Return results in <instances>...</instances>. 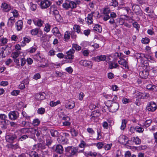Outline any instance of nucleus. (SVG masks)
I'll return each instance as SVG.
<instances>
[{"mask_svg": "<svg viewBox=\"0 0 157 157\" xmlns=\"http://www.w3.org/2000/svg\"><path fill=\"white\" fill-rule=\"evenodd\" d=\"M149 75V72L147 69L144 70L139 73V75L140 77L146 79L148 76Z\"/></svg>", "mask_w": 157, "mask_h": 157, "instance_id": "2eb2a0df", "label": "nucleus"}, {"mask_svg": "<svg viewBox=\"0 0 157 157\" xmlns=\"http://www.w3.org/2000/svg\"><path fill=\"white\" fill-rule=\"evenodd\" d=\"M20 53L18 52H15L12 53V56L13 58H16L19 55Z\"/></svg>", "mask_w": 157, "mask_h": 157, "instance_id": "3c124183", "label": "nucleus"}, {"mask_svg": "<svg viewBox=\"0 0 157 157\" xmlns=\"http://www.w3.org/2000/svg\"><path fill=\"white\" fill-rule=\"evenodd\" d=\"M50 132L51 135L53 137H57L59 135L57 131L54 129H51Z\"/></svg>", "mask_w": 157, "mask_h": 157, "instance_id": "f704fd0d", "label": "nucleus"}, {"mask_svg": "<svg viewBox=\"0 0 157 157\" xmlns=\"http://www.w3.org/2000/svg\"><path fill=\"white\" fill-rule=\"evenodd\" d=\"M7 116L5 114H0V121L7 120L6 119Z\"/></svg>", "mask_w": 157, "mask_h": 157, "instance_id": "09e8293b", "label": "nucleus"}, {"mask_svg": "<svg viewBox=\"0 0 157 157\" xmlns=\"http://www.w3.org/2000/svg\"><path fill=\"white\" fill-rule=\"evenodd\" d=\"M100 115L101 113L99 110L93 111L90 116L91 121H95V119L100 116Z\"/></svg>", "mask_w": 157, "mask_h": 157, "instance_id": "9d476101", "label": "nucleus"}, {"mask_svg": "<svg viewBox=\"0 0 157 157\" xmlns=\"http://www.w3.org/2000/svg\"><path fill=\"white\" fill-rule=\"evenodd\" d=\"M60 103L59 101H57L56 102L53 101H51L50 103V105L52 107H54L56 106Z\"/></svg>", "mask_w": 157, "mask_h": 157, "instance_id": "a19ab883", "label": "nucleus"}, {"mask_svg": "<svg viewBox=\"0 0 157 157\" xmlns=\"http://www.w3.org/2000/svg\"><path fill=\"white\" fill-rule=\"evenodd\" d=\"M144 130V128L142 127L139 126L136 127V131L137 132L139 133L142 132Z\"/></svg>", "mask_w": 157, "mask_h": 157, "instance_id": "5fc2aeb1", "label": "nucleus"}, {"mask_svg": "<svg viewBox=\"0 0 157 157\" xmlns=\"http://www.w3.org/2000/svg\"><path fill=\"white\" fill-rule=\"evenodd\" d=\"M63 148L61 145H58L56 147L55 151L56 152L59 154L63 153Z\"/></svg>", "mask_w": 157, "mask_h": 157, "instance_id": "b1692460", "label": "nucleus"}, {"mask_svg": "<svg viewBox=\"0 0 157 157\" xmlns=\"http://www.w3.org/2000/svg\"><path fill=\"white\" fill-rule=\"evenodd\" d=\"M126 121L125 120H123L122 121V124L121 127V130H124L126 126Z\"/></svg>", "mask_w": 157, "mask_h": 157, "instance_id": "37998d69", "label": "nucleus"}, {"mask_svg": "<svg viewBox=\"0 0 157 157\" xmlns=\"http://www.w3.org/2000/svg\"><path fill=\"white\" fill-rule=\"evenodd\" d=\"M97 133L98 136L97 140H99L101 138V131L100 129L97 130Z\"/></svg>", "mask_w": 157, "mask_h": 157, "instance_id": "8fccbe9b", "label": "nucleus"}, {"mask_svg": "<svg viewBox=\"0 0 157 157\" xmlns=\"http://www.w3.org/2000/svg\"><path fill=\"white\" fill-rule=\"evenodd\" d=\"M87 131L91 135H93L95 133L94 131L91 128H88L87 129Z\"/></svg>", "mask_w": 157, "mask_h": 157, "instance_id": "774afa93", "label": "nucleus"}, {"mask_svg": "<svg viewBox=\"0 0 157 157\" xmlns=\"http://www.w3.org/2000/svg\"><path fill=\"white\" fill-rule=\"evenodd\" d=\"M80 3L79 1H76L75 2L69 0H66L63 4V7L66 10H68L69 8L73 9L76 7L77 5Z\"/></svg>", "mask_w": 157, "mask_h": 157, "instance_id": "f257e3e1", "label": "nucleus"}, {"mask_svg": "<svg viewBox=\"0 0 157 157\" xmlns=\"http://www.w3.org/2000/svg\"><path fill=\"white\" fill-rule=\"evenodd\" d=\"M33 20L35 25L39 27L42 26L44 23V21L38 18H34Z\"/></svg>", "mask_w": 157, "mask_h": 157, "instance_id": "ddd939ff", "label": "nucleus"}, {"mask_svg": "<svg viewBox=\"0 0 157 157\" xmlns=\"http://www.w3.org/2000/svg\"><path fill=\"white\" fill-rule=\"evenodd\" d=\"M22 126H29L30 125V123L29 122H26L25 121H22L21 123Z\"/></svg>", "mask_w": 157, "mask_h": 157, "instance_id": "69168bd1", "label": "nucleus"}, {"mask_svg": "<svg viewBox=\"0 0 157 157\" xmlns=\"http://www.w3.org/2000/svg\"><path fill=\"white\" fill-rule=\"evenodd\" d=\"M75 51V50L73 48L70 49L67 52L65 58L68 59H73L74 57V54Z\"/></svg>", "mask_w": 157, "mask_h": 157, "instance_id": "0eeeda50", "label": "nucleus"}, {"mask_svg": "<svg viewBox=\"0 0 157 157\" xmlns=\"http://www.w3.org/2000/svg\"><path fill=\"white\" fill-rule=\"evenodd\" d=\"M78 146L80 148H85L86 147L89 146V145L83 140L81 141L80 144Z\"/></svg>", "mask_w": 157, "mask_h": 157, "instance_id": "473e14b6", "label": "nucleus"}, {"mask_svg": "<svg viewBox=\"0 0 157 157\" xmlns=\"http://www.w3.org/2000/svg\"><path fill=\"white\" fill-rule=\"evenodd\" d=\"M34 58L36 60L40 61L42 60L43 58L41 57L39 54H37L34 56Z\"/></svg>", "mask_w": 157, "mask_h": 157, "instance_id": "603ef678", "label": "nucleus"}, {"mask_svg": "<svg viewBox=\"0 0 157 157\" xmlns=\"http://www.w3.org/2000/svg\"><path fill=\"white\" fill-rule=\"evenodd\" d=\"M20 131L22 134L28 133V128H22L20 130Z\"/></svg>", "mask_w": 157, "mask_h": 157, "instance_id": "4d7b16f0", "label": "nucleus"}, {"mask_svg": "<svg viewBox=\"0 0 157 157\" xmlns=\"http://www.w3.org/2000/svg\"><path fill=\"white\" fill-rule=\"evenodd\" d=\"M75 106V104L74 101H71L68 102L65 105V107L66 109H73Z\"/></svg>", "mask_w": 157, "mask_h": 157, "instance_id": "6ab92c4d", "label": "nucleus"}, {"mask_svg": "<svg viewBox=\"0 0 157 157\" xmlns=\"http://www.w3.org/2000/svg\"><path fill=\"white\" fill-rule=\"evenodd\" d=\"M40 123V121L38 119L34 120L32 123L33 124L34 126H37Z\"/></svg>", "mask_w": 157, "mask_h": 157, "instance_id": "864d4df0", "label": "nucleus"}, {"mask_svg": "<svg viewBox=\"0 0 157 157\" xmlns=\"http://www.w3.org/2000/svg\"><path fill=\"white\" fill-rule=\"evenodd\" d=\"M65 70L69 74L72 73L73 71V69L71 67H69L66 68Z\"/></svg>", "mask_w": 157, "mask_h": 157, "instance_id": "0e129e2a", "label": "nucleus"}, {"mask_svg": "<svg viewBox=\"0 0 157 157\" xmlns=\"http://www.w3.org/2000/svg\"><path fill=\"white\" fill-rule=\"evenodd\" d=\"M35 129H35L34 128H28V133L32 135H33L36 132Z\"/></svg>", "mask_w": 157, "mask_h": 157, "instance_id": "13d9d810", "label": "nucleus"}, {"mask_svg": "<svg viewBox=\"0 0 157 157\" xmlns=\"http://www.w3.org/2000/svg\"><path fill=\"white\" fill-rule=\"evenodd\" d=\"M18 117L19 113L17 111H11L9 114V119L12 120H14L17 119Z\"/></svg>", "mask_w": 157, "mask_h": 157, "instance_id": "1a4fd4ad", "label": "nucleus"}, {"mask_svg": "<svg viewBox=\"0 0 157 157\" xmlns=\"http://www.w3.org/2000/svg\"><path fill=\"white\" fill-rule=\"evenodd\" d=\"M50 13H53L57 20H59L61 19V16L59 14L58 11L53 6H52L50 7Z\"/></svg>", "mask_w": 157, "mask_h": 157, "instance_id": "7ed1b4c3", "label": "nucleus"}, {"mask_svg": "<svg viewBox=\"0 0 157 157\" xmlns=\"http://www.w3.org/2000/svg\"><path fill=\"white\" fill-rule=\"evenodd\" d=\"M72 48H74L76 50L78 51H79L81 49V47L76 44H73Z\"/></svg>", "mask_w": 157, "mask_h": 157, "instance_id": "a18cd8bd", "label": "nucleus"}, {"mask_svg": "<svg viewBox=\"0 0 157 157\" xmlns=\"http://www.w3.org/2000/svg\"><path fill=\"white\" fill-rule=\"evenodd\" d=\"M40 5L41 8L45 9L50 5V3L48 0L43 1L41 2Z\"/></svg>", "mask_w": 157, "mask_h": 157, "instance_id": "dca6fc26", "label": "nucleus"}, {"mask_svg": "<svg viewBox=\"0 0 157 157\" xmlns=\"http://www.w3.org/2000/svg\"><path fill=\"white\" fill-rule=\"evenodd\" d=\"M119 104L117 102H113L110 108H109V112L114 113L116 112L119 109Z\"/></svg>", "mask_w": 157, "mask_h": 157, "instance_id": "20e7f679", "label": "nucleus"}, {"mask_svg": "<svg viewBox=\"0 0 157 157\" xmlns=\"http://www.w3.org/2000/svg\"><path fill=\"white\" fill-rule=\"evenodd\" d=\"M119 66L117 63L111 62L109 63V68L110 69L115 68Z\"/></svg>", "mask_w": 157, "mask_h": 157, "instance_id": "72a5a7b5", "label": "nucleus"}, {"mask_svg": "<svg viewBox=\"0 0 157 157\" xmlns=\"http://www.w3.org/2000/svg\"><path fill=\"white\" fill-rule=\"evenodd\" d=\"M156 104L154 101L150 102L147 105L146 109L148 111L154 112L157 109Z\"/></svg>", "mask_w": 157, "mask_h": 157, "instance_id": "f03ea898", "label": "nucleus"}, {"mask_svg": "<svg viewBox=\"0 0 157 157\" xmlns=\"http://www.w3.org/2000/svg\"><path fill=\"white\" fill-rule=\"evenodd\" d=\"M131 140L136 144H139L141 142V140L138 137H132L131 139Z\"/></svg>", "mask_w": 157, "mask_h": 157, "instance_id": "cd10ccee", "label": "nucleus"}, {"mask_svg": "<svg viewBox=\"0 0 157 157\" xmlns=\"http://www.w3.org/2000/svg\"><path fill=\"white\" fill-rule=\"evenodd\" d=\"M142 42L143 43L147 44L149 43V40L147 38H143L142 40Z\"/></svg>", "mask_w": 157, "mask_h": 157, "instance_id": "338daca9", "label": "nucleus"}, {"mask_svg": "<svg viewBox=\"0 0 157 157\" xmlns=\"http://www.w3.org/2000/svg\"><path fill=\"white\" fill-rule=\"evenodd\" d=\"M66 150L71 155H75L77 153L78 149L74 147H67Z\"/></svg>", "mask_w": 157, "mask_h": 157, "instance_id": "39448f33", "label": "nucleus"}, {"mask_svg": "<svg viewBox=\"0 0 157 157\" xmlns=\"http://www.w3.org/2000/svg\"><path fill=\"white\" fill-rule=\"evenodd\" d=\"M132 9L136 13H138L140 10V8L137 5L134 4L132 6Z\"/></svg>", "mask_w": 157, "mask_h": 157, "instance_id": "c85d7f7f", "label": "nucleus"}, {"mask_svg": "<svg viewBox=\"0 0 157 157\" xmlns=\"http://www.w3.org/2000/svg\"><path fill=\"white\" fill-rule=\"evenodd\" d=\"M81 152H83L84 153V154L86 155H89L92 157H96L97 155V153L95 152H92L91 151H90L88 152L87 153H86V152H84L83 150H82Z\"/></svg>", "mask_w": 157, "mask_h": 157, "instance_id": "7c9ffc66", "label": "nucleus"}, {"mask_svg": "<svg viewBox=\"0 0 157 157\" xmlns=\"http://www.w3.org/2000/svg\"><path fill=\"white\" fill-rule=\"evenodd\" d=\"M1 7L3 10L5 12H8L12 9V7L5 3H2L1 6Z\"/></svg>", "mask_w": 157, "mask_h": 157, "instance_id": "4468645a", "label": "nucleus"}, {"mask_svg": "<svg viewBox=\"0 0 157 157\" xmlns=\"http://www.w3.org/2000/svg\"><path fill=\"white\" fill-rule=\"evenodd\" d=\"M119 59L120 60L118 62V63L122 65L127 69H129V67L128 66V62L126 60L121 57H120Z\"/></svg>", "mask_w": 157, "mask_h": 157, "instance_id": "f8f14e48", "label": "nucleus"}, {"mask_svg": "<svg viewBox=\"0 0 157 157\" xmlns=\"http://www.w3.org/2000/svg\"><path fill=\"white\" fill-rule=\"evenodd\" d=\"M45 109L44 108H40L38 109L37 110V113L40 114H42L44 113Z\"/></svg>", "mask_w": 157, "mask_h": 157, "instance_id": "de8ad7c7", "label": "nucleus"}, {"mask_svg": "<svg viewBox=\"0 0 157 157\" xmlns=\"http://www.w3.org/2000/svg\"><path fill=\"white\" fill-rule=\"evenodd\" d=\"M52 32L53 34L57 37L59 38H60L61 37V35L57 27H55L54 28L52 29Z\"/></svg>", "mask_w": 157, "mask_h": 157, "instance_id": "f3484780", "label": "nucleus"}, {"mask_svg": "<svg viewBox=\"0 0 157 157\" xmlns=\"http://www.w3.org/2000/svg\"><path fill=\"white\" fill-rule=\"evenodd\" d=\"M15 22V19L13 17H10L9 18L7 25L9 27H12Z\"/></svg>", "mask_w": 157, "mask_h": 157, "instance_id": "bb28decb", "label": "nucleus"}, {"mask_svg": "<svg viewBox=\"0 0 157 157\" xmlns=\"http://www.w3.org/2000/svg\"><path fill=\"white\" fill-rule=\"evenodd\" d=\"M94 13L92 12L90 14H89L88 15L87 17L85 19H87V21L88 23L90 24H91L93 23V15Z\"/></svg>", "mask_w": 157, "mask_h": 157, "instance_id": "aec40b11", "label": "nucleus"}, {"mask_svg": "<svg viewBox=\"0 0 157 157\" xmlns=\"http://www.w3.org/2000/svg\"><path fill=\"white\" fill-rule=\"evenodd\" d=\"M17 29L18 31H20L22 29L23 27V23L22 20H19L16 23Z\"/></svg>", "mask_w": 157, "mask_h": 157, "instance_id": "5701e85b", "label": "nucleus"}, {"mask_svg": "<svg viewBox=\"0 0 157 157\" xmlns=\"http://www.w3.org/2000/svg\"><path fill=\"white\" fill-rule=\"evenodd\" d=\"M152 121L151 120L149 119L146 120L144 122L143 127H147L149 126L152 123Z\"/></svg>", "mask_w": 157, "mask_h": 157, "instance_id": "e433bc0d", "label": "nucleus"}, {"mask_svg": "<svg viewBox=\"0 0 157 157\" xmlns=\"http://www.w3.org/2000/svg\"><path fill=\"white\" fill-rule=\"evenodd\" d=\"M73 29L75 32L79 33L80 32V26L77 25H75L73 27Z\"/></svg>", "mask_w": 157, "mask_h": 157, "instance_id": "ea45409f", "label": "nucleus"}, {"mask_svg": "<svg viewBox=\"0 0 157 157\" xmlns=\"http://www.w3.org/2000/svg\"><path fill=\"white\" fill-rule=\"evenodd\" d=\"M112 145V144H108L105 145L104 147L105 150H108L111 148Z\"/></svg>", "mask_w": 157, "mask_h": 157, "instance_id": "052dcab7", "label": "nucleus"}, {"mask_svg": "<svg viewBox=\"0 0 157 157\" xmlns=\"http://www.w3.org/2000/svg\"><path fill=\"white\" fill-rule=\"evenodd\" d=\"M112 101L111 100H108L105 102V105L109 109L110 108L112 104Z\"/></svg>", "mask_w": 157, "mask_h": 157, "instance_id": "680f3d73", "label": "nucleus"}, {"mask_svg": "<svg viewBox=\"0 0 157 157\" xmlns=\"http://www.w3.org/2000/svg\"><path fill=\"white\" fill-rule=\"evenodd\" d=\"M2 45H4L7 42L8 40L6 38H3L0 39Z\"/></svg>", "mask_w": 157, "mask_h": 157, "instance_id": "e2e57ef3", "label": "nucleus"}, {"mask_svg": "<svg viewBox=\"0 0 157 157\" xmlns=\"http://www.w3.org/2000/svg\"><path fill=\"white\" fill-rule=\"evenodd\" d=\"M138 96L141 99H147L149 97V94L147 93H139Z\"/></svg>", "mask_w": 157, "mask_h": 157, "instance_id": "393cba45", "label": "nucleus"}, {"mask_svg": "<svg viewBox=\"0 0 157 157\" xmlns=\"http://www.w3.org/2000/svg\"><path fill=\"white\" fill-rule=\"evenodd\" d=\"M29 155L30 157H38V153L35 151H32Z\"/></svg>", "mask_w": 157, "mask_h": 157, "instance_id": "6e6d98bb", "label": "nucleus"}, {"mask_svg": "<svg viewBox=\"0 0 157 157\" xmlns=\"http://www.w3.org/2000/svg\"><path fill=\"white\" fill-rule=\"evenodd\" d=\"M17 136L15 134L6 135L5 138L6 142L10 143H13L17 138Z\"/></svg>", "mask_w": 157, "mask_h": 157, "instance_id": "6e6552de", "label": "nucleus"}, {"mask_svg": "<svg viewBox=\"0 0 157 157\" xmlns=\"http://www.w3.org/2000/svg\"><path fill=\"white\" fill-rule=\"evenodd\" d=\"M40 29L36 28L31 30V33L33 35H36L37 34Z\"/></svg>", "mask_w": 157, "mask_h": 157, "instance_id": "58836bf2", "label": "nucleus"}, {"mask_svg": "<svg viewBox=\"0 0 157 157\" xmlns=\"http://www.w3.org/2000/svg\"><path fill=\"white\" fill-rule=\"evenodd\" d=\"M94 30L98 33H101L102 31V28L100 25L96 24L95 25L94 28Z\"/></svg>", "mask_w": 157, "mask_h": 157, "instance_id": "c756f323", "label": "nucleus"}, {"mask_svg": "<svg viewBox=\"0 0 157 157\" xmlns=\"http://www.w3.org/2000/svg\"><path fill=\"white\" fill-rule=\"evenodd\" d=\"M70 132L73 136H76L78 135V132L73 128L71 129Z\"/></svg>", "mask_w": 157, "mask_h": 157, "instance_id": "79ce46f5", "label": "nucleus"}, {"mask_svg": "<svg viewBox=\"0 0 157 157\" xmlns=\"http://www.w3.org/2000/svg\"><path fill=\"white\" fill-rule=\"evenodd\" d=\"M71 36V34L68 31H66L64 34V39L66 41H67L70 38Z\"/></svg>", "mask_w": 157, "mask_h": 157, "instance_id": "4c0bfd02", "label": "nucleus"}, {"mask_svg": "<svg viewBox=\"0 0 157 157\" xmlns=\"http://www.w3.org/2000/svg\"><path fill=\"white\" fill-rule=\"evenodd\" d=\"M135 56L137 59H142L144 58H146L145 55L143 53H136L135 54Z\"/></svg>", "mask_w": 157, "mask_h": 157, "instance_id": "2f4dec72", "label": "nucleus"}, {"mask_svg": "<svg viewBox=\"0 0 157 157\" xmlns=\"http://www.w3.org/2000/svg\"><path fill=\"white\" fill-rule=\"evenodd\" d=\"M8 120L3 121H0V125L2 129H5L7 128V125L9 124Z\"/></svg>", "mask_w": 157, "mask_h": 157, "instance_id": "412c9836", "label": "nucleus"}, {"mask_svg": "<svg viewBox=\"0 0 157 157\" xmlns=\"http://www.w3.org/2000/svg\"><path fill=\"white\" fill-rule=\"evenodd\" d=\"M51 26L48 24H46L45 27L44 28V30L46 32L48 33L49 32L50 30Z\"/></svg>", "mask_w": 157, "mask_h": 157, "instance_id": "49530a36", "label": "nucleus"}, {"mask_svg": "<svg viewBox=\"0 0 157 157\" xmlns=\"http://www.w3.org/2000/svg\"><path fill=\"white\" fill-rule=\"evenodd\" d=\"M109 5L116 7L118 6V3L117 0H112L111 2L109 3Z\"/></svg>", "mask_w": 157, "mask_h": 157, "instance_id": "c03bdc74", "label": "nucleus"}, {"mask_svg": "<svg viewBox=\"0 0 157 157\" xmlns=\"http://www.w3.org/2000/svg\"><path fill=\"white\" fill-rule=\"evenodd\" d=\"M106 59V56L105 55H101L97 56L94 58V60L95 61L99 62L101 61H104Z\"/></svg>", "mask_w": 157, "mask_h": 157, "instance_id": "4be33fe9", "label": "nucleus"}, {"mask_svg": "<svg viewBox=\"0 0 157 157\" xmlns=\"http://www.w3.org/2000/svg\"><path fill=\"white\" fill-rule=\"evenodd\" d=\"M11 12L13 13V17L14 18L15 17H17L19 15V13L18 11L15 9H11Z\"/></svg>", "mask_w": 157, "mask_h": 157, "instance_id": "c9c22d12", "label": "nucleus"}, {"mask_svg": "<svg viewBox=\"0 0 157 157\" xmlns=\"http://www.w3.org/2000/svg\"><path fill=\"white\" fill-rule=\"evenodd\" d=\"M35 98L38 100H41L44 99L45 98V97L43 93H39L35 95Z\"/></svg>", "mask_w": 157, "mask_h": 157, "instance_id": "a878e982", "label": "nucleus"}, {"mask_svg": "<svg viewBox=\"0 0 157 157\" xmlns=\"http://www.w3.org/2000/svg\"><path fill=\"white\" fill-rule=\"evenodd\" d=\"M30 5L31 10L33 11H35L36 9L37 5L32 3H30Z\"/></svg>", "mask_w": 157, "mask_h": 157, "instance_id": "bf43d9fd", "label": "nucleus"}, {"mask_svg": "<svg viewBox=\"0 0 157 157\" xmlns=\"http://www.w3.org/2000/svg\"><path fill=\"white\" fill-rule=\"evenodd\" d=\"M110 9L108 8H105L104 9L103 13L105 15L103 18V20L104 21H106L110 19V16L109 15V14L110 13Z\"/></svg>", "mask_w": 157, "mask_h": 157, "instance_id": "9b49d317", "label": "nucleus"}, {"mask_svg": "<svg viewBox=\"0 0 157 157\" xmlns=\"http://www.w3.org/2000/svg\"><path fill=\"white\" fill-rule=\"evenodd\" d=\"M58 115L60 118H62L64 120L69 121L70 120L69 117L64 115L63 111L62 109H60L58 110Z\"/></svg>", "mask_w": 157, "mask_h": 157, "instance_id": "423d86ee", "label": "nucleus"}, {"mask_svg": "<svg viewBox=\"0 0 157 157\" xmlns=\"http://www.w3.org/2000/svg\"><path fill=\"white\" fill-rule=\"evenodd\" d=\"M79 63L85 67L92 66L91 62L89 61L82 60L80 61Z\"/></svg>", "mask_w": 157, "mask_h": 157, "instance_id": "a211bd4d", "label": "nucleus"}]
</instances>
